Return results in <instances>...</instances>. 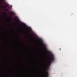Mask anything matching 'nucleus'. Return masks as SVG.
I'll return each instance as SVG.
<instances>
[{
    "label": "nucleus",
    "instance_id": "obj_3",
    "mask_svg": "<svg viewBox=\"0 0 77 77\" xmlns=\"http://www.w3.org/2000/svg\"><path fill=\"white\" fill-rule=\"evenodd\" d=\"M48 72H46V74H45V77H48Z\"/></svg>",
    "mask_w": 77,
    "mask_h": 77
},
{
    "label": "nucleus",
    "instance_id": "obj_14",
    "mask_svg": "<svg viewBox=\"0 0 77 77\" xmlns=\"http://www.w3.org/2000/svg\"><path fill=\"white\" fill-rule=\"evenodd\" d=\"M2 0V2H3V0Z\"/></svg>",
    "mask_w": 77,
    "mask_h": 77
},
{
    "label": "nucleus",
    "instance_id": "obj_11",
    "mask_svg": "<svg viewBox=\"0 0 77 77\" xmlns=\"http://www.w3.org/2000/svg\"><path fill=\"white\" fill-rule=\"evenodd\" d=\"M28 29H29V30L30 29V28L29 27H28Z\"/></svg>",
    "mask_w": 77,
    "mask_h": 77
},
{
    "label": "nucleus",
    "instance_id": "obj_7",
    "mask_svg": "<svg viewBox=\"0 0 77 77\" xmlns=\"http://www.w3.org/2000/svg\"><path fill=\"white\" fill-rule=\"evenodd\" d=\"M27 32L28 33H29H29H30V30H29V29H27Z\"/></svg>",
    "mask_w": 77,
    "mask_h": 77
},
{
    "label": "nucleus",
    "instance_id": "obj_8",
    "mask_svg": "<svg viewBox=\"0 0 77 77\" xmlns=\"http://www.w3.org/2000/svg\"><path fill=\"white\" fill-rule=\"evenodd\" d=\"M43 47H45V46H46V45H44V44H43L42 45Z\"/></svg>",
    "mask_w": 77,
    "mask_h": 77
},
{
    "label": "nucleus",
    "instance_id": "obj_4",
    "mask_svg": "<svg viewBox=\"0 0 77 77\" xmlns=\"http://www.w3.org/2000/svg\"><path fill=\"white\" fill-rule=\"evenodd\" d=\"M10 14L11 16L13 15H15V13H14V12H12L11 13H10Z\"/></svg>",
    "mask_w": 77,
    "mask_h": 77
},
{
    "label": "nucleus",
    "instance_id": "obj_5",
    "mask_svg": "<svg viewBox=\"0 0 77 77\" xmlns=\"http://www.w3.org/2000/svg\"><path fill=\"white\" fill-rule=\"evenodd\" d=\"M44 49L45 50L47 51V52L48 53H50V51H47V50L45 48H44Z\"/></svg>",
    "mask_w": 77,
    "mask_h": 77
},
{
    "label": "nucleus",
    "instance_id": "obj_13",
    "mask_svg": "<svg viewBox=\"0 0 77 77\" xmlns=\"http://www.w3.org/2000/svg\"><path fill=\"white\" fill-rule=\"evenodd\" d=\"M22 26H24V24H22Z\"/></svg>",
    "mask_w": 77,
    "mask_h": 77
},
{
    "label": "nucleus",
    "instance_id": "obj_12",
    "mask_svg": "<svg viewBox=\"0 0 77 77\" xmlns=\"http://www.w3.org/2000/svg\"><path fill=\"white\" fill-rule=\"evenodd\" d=\"M8 6V4H6V6Z\"/></svg>",
    "mask_w": 77,
    "mask_h": 77
},
{
    "label": "nucleus",
    "instance_id": "obj_2",
    "mask_svg": "<svg viewBox=\"0 0 77 77\" xmlns=\"http://www.w3.org/2000/svg\"><path fill=\"white\" fill-rule=\"evenodd\" d=\"M14 19L15 20H17V22H20V20H19V19H18V18L16 16L14 17Z\"/></svg>",
    "mask_w": 77,
    "mask_h": 77
},
{
    "label": "nucleus",
    "instance_id": "obj_6",
    "mask_svg": "<svg viewBox=\"0 0 77 77\" xmlns=\"http://www.w3.org/2000/svg\"><path fill=\"white\" fill-rule=\"evenodd\" d=\"M49 69V66H47L46 68V71H48V69Z\"/></svg>",
    "mask_w": 77,
    "mask_h": 77
},
{
    "label": "nucleus",
    "instance_id": "obj_1",
    "mask_svg": "<svg viewBox=\"0 0 77 77\" xmlns=\"http://www.w3.org/2000/svg\"><path fill=\"white\" fill-rule=\"evenodd\" d=\"M50 56L49 57L48 63V66H49L51 65V63L54 60V55H53V54H51L50 55Z\"/></svg>",
    "mask_w": 77,
    "mask_h": 77
},
{
    "label": "nucleus",
    "instance_id": "obj_10",
    "mask_svg": "<svg viewBox=\"0 0 77 77\" xmlns=\"http://www.w3.org/2000/svg\"><path fill=\"white\" fill-rule=\"evenodd\" d=\"M6 11H9V9L8 8H6Z\"/></svg>",
    "mask_w": 77,
    "mask_h": 77
},
{
    "label": "nucleus",
    "instance_id": "obj_9",
    "mask_svg": "<svg viewBox=\"0 0 77 77\" xmlns=\"http://www.w3.org/2000/svg\"><path fill=\"white\" fill-rule=\"evenodd\" d=\"M39 41H40V42H41V41H42V39H41V38H39Z\"/></svg>",
    "mask_w": 77,
    "mask_h": 77
}]
</instances>
